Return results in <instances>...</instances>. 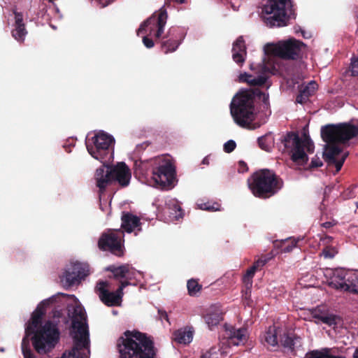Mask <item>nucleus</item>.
Instances as JSON below:
<instances>
[{
  "label": "nucleus",
  "instance_id": "13",
  "mask_svg": "<svg viewBox=\"0 0 358 358\" xmlns=\"http://www.w3.org/2000/svg\"><path fill=\"white\" fill-rule=\"evenodd\" d=\"M152 173L155 183L162 189H171L177 182L176 168L169 161H164L153 168Z\"/></svg>",
  "mask_w": 358,
  "mask_h": 358
},
{
  "label": "nucleus",
  "instance_id": "20",
  "mask_svg": "<svg viewBox=\"0 0 358 358\" xmlns=\"http://www.w3.org/2000/svg\"><path fill=\"white\" fill-rule=\"evenodd\" d=\"M232 59L238 65H242L247 55L246 46L243 36H239L233 43Z\"/></svg>",
  "mask_w": 358,
  "mask_h": 358
},
{
  "label": "nucleus",
  "instance_id": "44",
  "mask_svg": "<svg viewBox=\"0 0 358 358\" xmlns=\"http://www.w3.org/2000/svg\"><path fill=\"white\" fill-rule=\"evenodd\" d=\"M199 208L208 211H215L218 210V207H215L214 205L209 203H201L199 205Z\"/></svg>",
  "mask_w": 358,
  "mask_h": 358
},
{
  "label": "nucleus",
  "instance_id": "59",
  "mask_svg": "<svg viewBox=\"0 0 358 358\" xmlns=\"http://www.w3.org/2000/svg\"><path fill=\"white\" fill-rule=\"evenodd\" d=\"M357 208H358V203H357Z\"/></svg>",
  "mask_w": 358,
  "mask_h": 358
},
{
  "label": "nucleus",
  "instance_id": "39",
  "mask_svg": "<svg viewBox=\"0 0 358 358\" xmlns=\"http://www.w3.org/2000/svg\"><path fill=\"white\" fill-rule=\"evenodd\" d=\"M304 148H306L307 151L309 153H312L314 151V144L313 141L310 140L309 136H305L304 139L303 140V149L304 150Z\"/></svg>",
  "mask_w": 358,
  "mask_h": 358
},
{
  "label": "nucleus",
  "instance_id": "53",
  "mask_svg": "<svg viewBox=\"0 0 358 358\" xmlns=\"http://www.w3.org/2000/svg\"><path fill=\"white\" fill-rule=\"evenodd\" d=\"M202 164H206V165H208L209 164L208 157H206L203 158V159L202 160Z\"/></svg>",
  "mask_w": 358,
  "mask_h": 358
},
{
  "label": "nucleus",
  "instance_id": "54",
  "mask_svg": "<svg viewBox=\"0 0 358 358\" xmlns=\"http://www.w3.org/2000/svg\"><path fill=\"white\" fill-rule=\"evenodd\" d=\"M353 357L354 358H358V349H357L355 350V352H354Z\"/></svg>",
  "mask_w": 358,
  "mask_h": 358
},
{
  "label": "nucleus",
  "instance_id": "46",
  "mask_svg": "<svg viewBox=\"0 0 358 358\" xmlns=\"http://www.w3.org/2000/svg\"><path fill=\"white\" fill-rule=\"evenodd\" d=\"M143 43L144 45L148 48H151L155 45L153 40L148 38V36L143 37Z\"/></svg>",
  "mask_w": 358,
  "mask_h": 358
},
{
  "label": "nucleus",
  "instance_id": "25",
  "mask_svg": "<svg viewBox=\"0 0 358 358\" xmlns=\"http://www.w3.org/2000/svg\"><path fill=\"white\" fill-rule=\"evenodd\" d=\"M304 358H345L340 355H334L331 354L330 349L324 348L321 350H312L307 352Z\"/></svg>",
  "mask_w": 358,
  "mask_h": 358
},
{
  "label": "nucleus",
  "instance_id": "33",
  "mask_svg": "<svg viewBox=\"0 0 358 358\" xmlns=\"http://www.w3.org/2000/svg\"><path fill=\"white\" fill-rule=\"evenodd\" d=\"M204 319L208 327H210L218 324L222 320V316L217 313H210L204 317Z\"/></svg>",
  "mask_w": 358,
  "mask_h": 358
},
{
  "label": "nucleus",
  "instance_id": "11",
  "mask_svg": "<svg viewBox=\"0 0 358 358\" xmlns=\"http://www.w3.org/2000/svg\"><path fill=\"white\" fill-rule=\"evenodd\" d=\"M283 145V152L291 154L292 160L299 164H304L308 157L303 149V140L294 132H288L281 138Z\"/></svg>",
  "mask_w": 358,
  "mask_h": 358
},
{
  "label": "nucleus",
  "instance_id": "8",
  "mask_svg": "<svg viewBox=\"0 0 358 358\" xmlns=\"http://www.w3.org/2000/svg\"><path fill=\"white\" fill-rule=\"evenodd\" d=\"M305 47L306 45L302 41L291 38L277 44L268 43L264 46V50L266 55L294 60L300 57L302 49Z\"/></svg>",
  "mask_w": 358,
  "mask_h": 358
},
{
  "label": "nucleus",
  "instance_id": "58",
  "mask_svg": "<svg viewBox=\"0 0 358 358\" xmlns=\"http://www.w3.org/2000/svg\"><path fill=\"white\" fill-rule=\"evenodd\" d=\"M301 33H302L303 37H304V38H307V36H306V34H305V31H301Z\"/></svg>",
  "mask_w": 358,
  "mask_h": 358
},
{
  "label": "nucleus",
  "instance_id": "1",
  "mask_svg": "<svg viewBox=\"0 0 358 358\" xmlns=\"http://www.w3.org/2000/svg\"><path fill=\"white\" fill-rule=\"evenodd\" d=\"M358 136V127L350 123L328 124L321 129V137L327 143L323 153L324 161L329 165H334L338 172L348 156V152L342 153V148L338 143H345L350 139Z\"/></svg>",
  "mask_w": 358,
  "mask_h": 358
},
{
  "label": "nucleus",
  "instance_id": "26",
  "mask_svg": "<svg viewBox=\"0 0 358 358\" xmlns=\"http://www.w3.org/2000/svg\"><path fill=\"white\" fill-rule=\"evenodd\" d=\"M257 143L261 149L265 151H270L274 145V137L272 133L269 132L259 137Z\"/></svg>",
  "mask_w": 358,
  "mask_h": 358
},
{
  "label": "nucleus",
  "instance_id": "2",
  "mask_svg": "<svg viewBox=\"0 0 358 358\" xmlns=\"http://www.w3.org/2000/svg\"><path fill=\"white\" fill-rule=\"evenodd\" d=\"M45 314L43 307L39 305L32 313L31 320L25 329L27 338L33 334L31 338L35 351L39 355L50 352L59 341V332L52 321H47L43 325L42 319Z\"/></svg>",
  "mask_w": 358,
  "mask_h": 358
},
{
  "label": "nucleus",
  "instance_id": "22",
  "mask_svg": "<svg viewBox=\"0 0 358 358\" xmlns=\"http://www.w3.org/2000/svg\"><path fill=\"white\" fill-rule=\"evenodd\" d=\"M193 338V331L190 328H183L175 331L173 334V339L180 344L189 343Z\"/></svg>",
  "mask_w": 358,
  "mask_h": 358
},
{
  "label": "nucleus",
  "instance_id": "14",
  "mask_svg": "<svg viewBox=\"0 0 358 358\" xmlns=\"http://www.w3.org/2000/svg\"><path fill=\"white\" fill-rule=\"evenodd\" d=\"M130 285L128 281H120V285L115 292L108 290V283L106 281H99L95 287V291L100 300L108 306H117L122 302L123 289Z\"/></svg>",
  "mask_w": 358,
  "mask_h": 358
},
{
  "label": "nucleus",
  "instance_id": "23",
  "mask_svg": "<svg viewBox=\"0 0 358 358\" xmlns=\"http://www.w3.org/2000/svg\"><path fill=\"white\" fill-rule=\"evenodd\" d=\"M299 239L292 238H286L281 241H276L274 242L275 247L279 248L281 252H290L296 247Z\"/></svg>",
  "mask_w": 358,
  "mask_h": 358
},
{
  "label": "nucleus",
  "instance_id": "3",
  "mask_svg": "<svg viewBox=\"0 0 358 358\" xmlns=\"http://www.w3.org/2000/svg\"><path fill=\"white\" fill-rule=\"evenodd\" d=\"M257 97L262 101L266 108L269 106V96L259 89L243 91L237 94L230 104V111L234 122L241 127L254 130L260 127L253 123L256 113L255 99Z\"/></svg>",
  "mask_w": 358,
  "mask_h": 358
},
{
  "label": "nucleus",
  "instance_id": "15",
  "mask_svg": "<svg viewBox=\"0 0 358 358\" xmlns=\"http://www.w3.org/2000/svg\"><path fill=\"white\" fill-rule=\"evenodd\" d=\"M167 12L166 9L161 8L157 15L155 13L144 21L137 30V34L139 36L141 34L146 32L147 29L149 30L150 34L157 28V31L155 36L157 38H159L164 33V28L166 23Z\"/></svg>",
  "mask_w": 358,
  "mask_h": 358
},
{
  "label": "nucleus",
  "instance_id": "37",
  "mask_svg": "<svg viewBox=\"0 0 358 358\" xmlns=\"http://www.w3.org/2000/svg\"><path fill=\"white\" fill-rule=\"evenodd\" d=\"M350 276V281L348 283L349 289L347 292L358 294V275L352 273Z\"/></svg>",
  "mask_w": 358,
  "mask_h": 358
},
{
  "label": "nucleus",
  "instance_id": "27",
  "mask_svg": "<svg viewBox=\"0 0 358 358\" xmlns=\"http://www.w3.org/2000/svg\"><path fill=\"white\" fill-rule=\"evenodd\" d=\"M187 288L189 296H196L201 292L202 285L199 283L197 280L190 279L187 282Z\"/></svg>",
  "mask_w": 358,
  "mask_h": 358
},
{
  "label": "nucleus",
  "instance_id": "41",
  "mask_svg": "<svg viewBox=\"0 0 358 358\" xmlns=\"http://www.w3.org/2000/svg\"><path fill=\"white\" fill-rule=\"evenodd\" d=\"M15 15V24L14 26H25L23 22V15L20 12L13 11Z\"/></svg>",
  "mask_w": 358,
  "mask_h": 358
},
{
  "label": "nucleus",
  "instance_id": "36",
  "mask_svg": "<svg viewBox=\"0 0 358 358\" xmlns=\"http://www.w3.org/2000/svg\"><path fill=\"white\" fill-rule=\"evenodd\" d=\"M314 317L329 326L336 324V317L333 315L315 314Z\"/></svg>",
  "mask_w": 358,
  "mask_h": 358
},
{
  "label": "nucleus",
  "instance_id": "18",
  "mask_svg": "<svg viewBox=\"0 0 358 358\" xmlns=\"http://www.w3.org/2000/svg\"><path fill=\"white\" fill-rule=\"evenodd\" d=\"M121 229L123 233L134 232L136 236L142 231V223L140 218L131 213L123 212L121 216Z\"/></svg>",
  "mask_w": 358,
  "mask_h": 358
},
{
  "label": "nucleus",
  "instance_id": "52",
  "mask_svg": "<svg viewBox=\"0 0 358 358\" xmlns=\"http://www.w3.org/2000/svg\"><path fill=\"white\" fill-rule=\"evenodd\" d=\"M331 239L332 238L331 236H325V237L321 240L323 241L324 242L325 241L326 243H329V241H331Z\"/></svg>",
  "mask_w": 358,
  "mask_h": 358
},
{
  "label": "nucleus",
  "instance_id": "30",
  "mask_svg": "<svg viewBox=\"0 0 358 358\" xmlns=\"http://www.w3.org/2000/svg\"><path fill=\"white\" fill-rule=\"evenodd\" d=\"M179 43L176 40H166L162 43L161 48L164 53L174 52L178 47Z\"/></svg>",
  "mask_w": 358,
  "mask_h": 358
},
{
  "label": "nucleus",
  "instance_id": "6",
  "mask_svg": "<svg viewBox=\"0 0 358 358\" xmlns=\"http://www.w3.org/2000/svg\"><path fill=\"white\" fill-rule=\"evenodd\" d=\"M96 169L94 173L96 186L99 188V194L105 192L108 186L116 181L125 187L129 185L131 177V171L124 162H120L115 166L105 165V162Z\"/></svg>",
  "mask_w": 358,
  "mask_h": 358
},
{
  "label": "nucleus",
  "instance_id": "38",
  "mask_svg": "<svg viewBox=\"0 0 358 358\" xmlns=\"http://www.w3.org/2000/svg\"><path fill=\"white\" fill-rule=\"evenodd\" d=\"M241 292L243 303L248 306H252L253 301L251 299V288L244 287V289H242Z\"/></svg>",
  "mask_w": 358,
  "mask_h": 358
},
{
  "label": "nucleus",
  "instance_id": "50",
  "mask_svg": "<svg viewBox=\"0 0 358 358\" xmlns=\"http://www.w3.org/2000/svg\"><path fill=\"white\" fill-rule=\"evenodd\" d=\"M215 348H211L209 351L203 354L201 356V358H211L213 353L215 352Z\"/></svg>",
  "mask_w": 358,
  "mask_h": 358
},
{
  "label": "nucleus",
  "instance_id": "47",
  "mask_svg": "<svg viewBox=\"0 0 358 358\" xmlns=\"http://www.w3.org/2000/svg\"><path fill=\"white\" fill-rule=\"evenodd\" d=\"M248 167L247 164L243 161H240L238 162V171L239 173H245L248 171Z\"/></svg>",
  "mask_w": 358,
  "mask_h": 358
},
{
  "label": "nucleus",
  "instance_id": "5",
  "mask_svg": "<svg viewBox=\"0 0 358 358\" xmlns=\"http://www.w3.org/2000/svg\"><path fill=\"white\" fill-rule=\"evenodd\" d=\"M252 194L259 199H268L276 194L283 187V180L275 172L267 169L255 171L248 179Z\"/></svg>",
  "mask_w": 358,
  "mask_h": 358
},
{
  "label": "nucleus",
  "instance_id": "17",
  "mask_svg": "<svg viewBox=\"0 0 358 358\" xmlns=\"http://www.w3.org/2000/svg\"><path fill=\"white\" fill-rule=\"evenodd\" d=\"M352 272L343 268L335 269L329 280V286L337 290L347 292Z\"/></svg>",
  "mask_w": 358,
  "mask_h": 358
},
{
  "label": "nucleus",
  "instance_id": "9",
  "mask_svg": "<svg viewBox=\"0 0 358 358\" xmlns=\"http://www.w3.org/2000/svg\"><path fill=\"white\" fill-rule=\"evenodd\" d=\"M114 144L115 138L113 136L100 131L86 142V147L92 157L101 162H106L110 159V150Z\"/></svg>",
  "mask_w": 358,
  "mask_h": 358
},
{
  "label": "nucleus",
  "instance_id": "48",
  "mask_svg": "<svg viewBox=\"0 0 358 358\" xmlns=\"http://www.w3.org/2000/svg\"><path fill=\"white\" fill-rule=\"evenodd\" d=\"M266 262H267L266 259L261 258V259H258L257 262H255L252 266H255V269L257 270L258 268L264 266L266 264Z\"/></svg>",
  "mask_w": 358,
  "mask_h": 358
},
{
  "label": "nucleus",
  "instance_id": "34",
  "mask_svg": "<svg viewBox=\"0 0 358 358\" xmlns=\"http://www.w3.org/2000/svg\"><path fill=\"white\" fill-rule=\"evenodd\" d=\"M22 352L24 358H36L35 355L31 352L29 346V340L27 337H24L22 341Z\"/></svg>",
  "mask_w": 358,
  "mask_h": 358
},
{
  "label": "nucleus",
  "instance_id": "49",
  "mask_svg": "<svg viewBox=\"0 0 358 358\" xmlns=\"http://www.w3.org/2000/svg\"><path fill=\"white\" fill-rule=\"evenodd\" d=\"M158 315H159V319L161 320H165L169 323H170L169 320V316H168V314H167L166 311H165L164 310H162V309H159L158 310Z\"/></svg>",
  "mask_w": 358,
  "mask_h": 358
},
{
  "label": "nucleus",
  "instance_id": "57",
  "mask_svg": "<svg viewBox=\"0 0 358 358\" xmlns=\"http://www.w3.org/2000/svg\"><path fill=\"white\" fill-rule=\"evenodd\" d=\"M301 33H302L303 37H304V38H307V36H306V34H305V31H301Z\"/></svg>",
  "mask_w": 358,
  "mask_h": 358
},
{
  "label": "nucleus",
  "instance_id": "43",
  "mask_svg": "<svg viewBox=\"0 0 358 358\" xmlns=\"http://www.w3.org/2000/svg\"><path fill=\"white\" fill-rule=\"evenodd\" d=\"M322 165H323V163L321 161V159L318 157L315 156L311 160V162L310 164V168H311V169L318 168V167H321Z\"/></svg>",
  "mask_w": 358,
  "mask_h": 358
},
{
  "label": "nucleus",
  "instance_id": "45",
  "mask_svg": "<svg viewBox=\"0 0 358 358\" xmlns=\"http://www.w3.org/2000/svg\"><path fill=\"white\" fill-rule=\"evenodd\" d=\"M322 253L325 257L332 258L335 255V252L333 248L326 247L324 248Z\"/></svg>",
  "mask_w": 358,
  "mask_h": 358
},
{
  "label": "nucleus",
  "instance_id": "28",
  "mask_svg": "<svg viewBox=\"0 0 358 358\" xmlns=\"http://www.w3.org/2000/svg\"><path fill=\"white\" fill-rule=\"evenodd\" d=\"M129 265H122L118 267L110 266L108 270L110 271L114 276V278L119 280H124L125 275L128 271Z\"/></svg>",
  "mask_w": 358,
  "mask_h": 358
},
{
  "label": "nucleus",
  "instance_id": "4",
  "mask_svg": "<svg viewBox=\"0 0 358 358\" xmlns=\"http://www.w3.org/2000/svg\"><path fill=\"white\" fill-rule=\"evenodd\" d=\"M120 358H155L154 342L145 334L126 331L116 343Z\"/></svg>",
  "mask_w": 358,
  "mask_h": 358
},
{
  "label": "nucleus",
  "instance_id": "42",
  "mask_svg": "<svg viewBox=\"0 0 358 358\" xmlns=\"http://www.w3.org/2000/svg\"><path fill=\"white\" fill-rule=\"evenodd\" d=\"M134 275L135 271L129 266L128 271L127 273V275H125L124 280H122L121 281H128L130 283V285H131L130 280H131L134 278Z\"/></svg>",
  "mask_w": 358,
  "mask_h": 358
},
{
  "label": "nucleus",
  "instance_id": "21",
  "mask_svg": "<svg viewBox=\"0 0 358 358\" xmlns=\"http://www.w3.org/2000/svg\"><path fill=\"white\" fill-rule=\"evenodd\" d=\"M317 84L315 81L310 82L306 87L300 90L296 98V101L299 103H305L317 90Z\"/></svg>",
  "mask_w": 358,
  "mask_h": 358
},
{
  "label": "nucleus",
  "instance_id": "16",
  "mask_svg": "<svg viewBox=\"0 0 358 358\" xmlns=\"http://www.w3.org/2000/svg\"><path fill=\"white\" fill-rule=\"evenodd\" d=\"M222 345L229 347L244 345L248 340L247 329L244 328L235 329L234 327H226Z\"/></svg>",
  "mask_w": 358,
  "mask_h": 358
},
{
  "label": "nucleus",
  "instance_id": "12",
  "mask_svg": "<svg viewBox=\"0 0 358 358\" xmlns=\"http://www.w3.org/2000/svg\"><path fill=\"white\" fill-rule=\"evenodd\" d=\"M90 265L85 262H76L65 269L60 276L63 287L68 289L78 285L90 275Z\"/></svg>",
  "mask_w": 358,
  "mask_h": 358
},
{
  "label": "nucleus",
  "instance_id": "56",
  "mask_svg": "<svg viewBox=\"0 0 358 358\" xmlns=\"http://www.w3.org/2000/svg\"><path fill=\"white\" fill-rule=\"evenodd\" d=\"M250 68L251 70H254L255 69L253 64H250Z\"/></svg>",
  "mask_w": 358,
  "mask_h": 358
},
{
  "label": "nucleus",
  "instance_id": "10",
  "mask_svg": "<svg viewBox=\"0 0 358 358\" xmlns=\"http://www.w3.org/2000/svg\"><path fill=\"white\" fill-rule=\"evenodd\" d=\"M124 237L121 229H108L101 234L98 248L101 251H108L117 257H122L124 252Z\"/></svg>",
  "mask_w": 358,
  "mask_h": 358
},
{
  "label": "nucleus",
  "instance_id": "7",
  "mask_svg": "<svg viewBox=\"0 0 358 358\" xmlns=\"http://www.w3.org/2000/svg\"><path fill=\"white\" fill-rule=\"evenodd\" d=\"M292 8L290 0H267L262 8L266 24L270 27L287 26Z\"/></svg>",
  "mask_w": 358,
  "mask_h": 358
},
{
  "label": "nucleus",
  "instance_id": "32",
  "mask_svg": "<svg viewBox=\"0 0 358 358\" xmlns=\"http://www.w3.org/2000/svg\"><path fill=\"white\" fill-rule=\"evenodd\" d=\"M264 337H265V341L268 344H269L272 346H275V345H277L278 337H277V333H276L275 327H270L268 330L266 332Z\"/></svg>",
  "mask_w": 358,
  "mask_h": 358
},
{
  "label": "nucleus",
  "instance_id": "19",
  "mask_svg": "<svg viewBox=\"0 0 358 358\" xmlns=\"http://www.w3.org/2000/svg\"><path fill=\"white\" fill-rule=\"evenodd\" d=\"M258 72L261 73L260 75L255 77L252 75L247 73H241L239 76V81L243 83H247L250 86H262L267 80L268 77L265 75V73L268 71V68L264 64V59L262 63L257 66Z\"/></svg>",
  "mask_w": 358,
  "mask_h": 358
},
{
  "label": "nucleus",
  "instance_id": "40",
  "mask_svg": "<svg viewBox=\"0 0 358 358\" xmlns=\"http://www.w3.org/2000/svg\"><path fill=\"white\" fill-rule=\"evenodd\" d=\"M236 147V143L234 140H229L224 144V151L227 153L233 152Z\"/></svg>",
  "mask_w": 358,
  "mask_h": 358
},
{
  "label": "nucleus",
  "instance_id": "35",
  "mask_svg": "<svg viewBox=\"0 0 358 358\" xmlns=\"http://www.w3.org/2000/svg\"><path fill=\"white\" fill-rule=\"evenodd\" d=\"M22 352L24 358H36L35 355L31 352L29 346V340L27 337H24L22 341Z\"/></svg>",
  "mask_w": 358,
  "mask_h": 358
},
{
  "label": "nucleus",
  "instance_id": "29",
  "mask_svg": "<svg viewBox=\"0 0 358 358\" xmlns=\"http://www.w3.org/2000/svg\"><path fill=\"white\" fill-rule=\"evenodd\" d=\"M15 28L12 30V36L18 42L23 43L27 31L25 26H14Z\"/></svg>",
  "mask_w": 358,
  "mask_h": 358
},
{
  "label": "nucleus",
  "instance_id": "24",
  "mask_svg": "<svg viewBox=\"0 0 358 358\" xmlns=\"http://www.w3.org/2000/svg\"><path fill=\"white\" fill-rule=\"evenodd\" d=\"M282 345L290 350L292 352H294L299 348L301 346V338L299 337H292L289 335H284L281 339Z\"/></svg>",
  "mask_w": 358,
  "mask_h": 358
},
{
  "label": "nucleus",
  "instance_id": "31",
  "mask_svg": "<svg viewBox=\"0 0 358 358\" xmlns=\"http://www.w3.org/2000/svg\"><path fill=\"white\" fill-rule=\"evenodd\" d=\"M256 271L257 269H255V266H251L250 268L247 270L245 274L243 277V283L244 287H247L248 288H252V278Z\"/></svg>",
  "mask_w": 358,
  "mask_h": 358
},
{
  "label": "nucleus",
  "instance_id": "51",
  "mask_svg": "<svg viewBox=\"0 0 358 358\" xmlns=\"http://www.w3.org/2000/svg\"><path fill=\"white\" fill-rule=\"evenodd\" d=\"M334 224H335V223H334L332 222H325L322 223L321 224V226L324 228L329 229V228L332 227Z\"/></svg>",
  "mask_w": 358,
  "mask_h": 358
},
{
  "label": "nucleus",
  "instance_id": "55",
  "mask_svg": "<svg viewBox=\"0 0 358 358\" xmlns=\"http://www.w3.org/2000/svg\"><path fill=\"white\" fill-rule=\"evenodd\" d=\"M50 300L44 301L42 302V305H48L49 304Z\"/></svg>",
  "mask_w": 358,
  "mask_h": 358
}]
</instances>
